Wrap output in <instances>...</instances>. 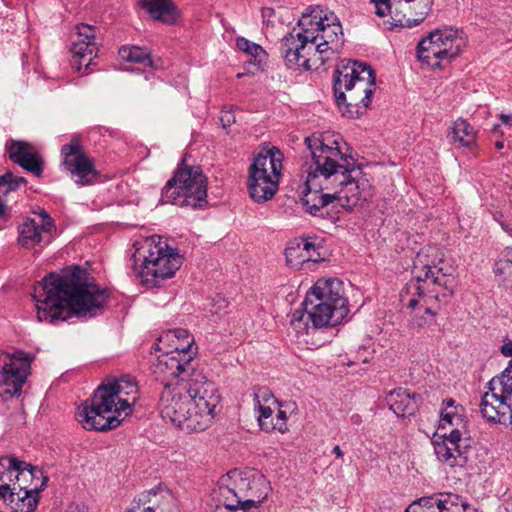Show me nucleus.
<instances>
[{
  "instance_id": "nucleus-41",
  "label": "nucleus",
  "mask_w": 512,
  "mask_h": 512,
  "mask_svg": "<svg viewBox=\"0 0 512 512\" xmlns=\"http://www.w3.org/2000/svg\"><path fill=\"white\" fill-rule=\"evenodd\" d=\"M178 331H187V330L186 329H182V328H178V329H174V330H169L164 336H161L159 338V341L162 342L163 339H166V340H169V341H173L174 342L173 349H175L176 345L186 343V337H183L182 335L177 333Z\"/></svg>"
},
{
  "instance_id": "nucleus-45",
  "label": "nucleus",
  "mask_w": 512,
  "mask_h": 512,
  "mask_svg": "<svg viewBox=\"0 0 512 512\" xmlns=\"http://www.w3.org/2000/svg\"><path fill=\"white\" fill-rule=\"evenodd\" d=\"M221 121L223 123V126H230L232 123L235 122V117L231 112L223 111L221 116Z\"/></svg>"
},
{
  "instance_id": "nucleus-19",
  "label": "nucleus",
  "mask_w": 512,
  "mask_h": 512,
  "mask_svg": "<svg viewBox=\"0 0 512 512\" xmlns=\"http://www.w3.org/2000/svg\"><path fill=\"white\" fill-rule=\"evenodd\" d=\"M62 165L70 173L77 185H90L96 178L92 160L82 152L80 139L74 136L61 148Z\"/></svg>"
},
{
  "instance_id": "nucleus-50",
  "label": "nucleus",
  "mask_w": 512,
  "mask_h": 512,
  "mask_svg": "<svg viewBox=\"0 0 512 512\" xmlns=\"http://www.w3.org/2000/svg\"><path fill=\"white\" fill-rule=\"evenodd\" d=\"M274 13V10L272 8L266 7L262 9V16L263 17H271Z\"/></svg>"
},
{
  "instance_id": "nucleus-54",
  "label": "nucleus",
  "mask_w": 512,
  "mask_h": 512,
  "mask_svg": "<svg viewBox=\"0 0 512 512\" xmlns=\"http://www.w3.org/2000/svg\"><path fill=\"white\" fill-rule=\"evenodd\" d=\"M498 127H499V125H494L493 126V131L496 132L498 130Z\"/></svg>"
},
{
  "instance_id": "nucleus-12",
  "label": "nucleus",
  "mask_w": 512,
  "mask_h": 512,
  "mask_svg": "<svg viewBox=\"0 0 512 512\" xmlns=\"http://www.w3.org/2000/svg\"><path fill=\"white\" fill-rule=\"evenodd\" d=\"M207 179L199 166L179 168L162 191L163 203L180 207H201L206 202Z\"/></svg>"
},
{
  "instance_id": "nucleus-42",
  "label": "nucleus",
  "mask_w": 512,
  "mask_h": 512,
  "mask_svg": "<svg viewBox=\"0 0 512 512\" xmlns=\"http://www.w3.org/2000/svg\"><path fill=\"white\" fill-rule=\"evenodd\" d=\"M319 249L320 248L314 242L307 239V247L305 250L307 252L306 255L308 256V257H306L307 263L308 262H318L322 259Z\"/></svg>"
},
{
  "instance_id": "nucleus-1",
  "label": "nucleus",
  "mask_w": 512,
  "mask_h": 512,
  "mask_svg": "<svg viewBox=\"0 0 512 512\" xmlns=\"http://www.w3.org/2000/svg\"><path fill=\"white\" fill-rule=\"evenodd\" d=\"M109 293L78 266L62 275L50 273L34 288L39 322L57 324L73 314L91 318L102 313Z\"/></svg>"
},
{
  "instance_id": "nucleus-6",
  "label": "nucleus",
  "mask_w": 512,
  "mask_h": 512,
  "mask_svg": "<svg viewBox=\"0 0 512 512\" xmlns=\"http://www.w3.org/2000/svg\"><path fill=\"white\" fill-rule=\"evenodd\" d=\"M375 88V72L366 63L343 60L337 66L333 89L337 105L344 116L358 118L364 114Z\"/></svg>"
},
{
  "instance_id": "nucleus-18",
  "label": "nucleus",
  "mask_w": 512,
  "mask_h": 512,
  "mask_svg": "<svg viewBox=\"0 0 512 512\" xmlns=\"http://www.w3.org/2000/svg\"><path fill=\"white\" fill-rule=\"evenodd\" d=\"M375 13L379 17L406 11L403 19H398L401 26L409 28L420 24L430 13L434 0H371Z\"/></svg>"
},
{
  "instance_id": "nucleus-24",
  "label": "nucleus",
  "mask_w": 512,
  "mask_h": 512,
  "mask_svg": "<svg viewBox=\"0 0 512 512\" xmlns=\"http://www.w3.org/2000/svg\"><path fill=\"white\" fill-rule=\"evenodd\" d=\"M9 158L23 169L40 177L43 171L42 158L30 143L19 140H10L6 143Z\"/></svg>"
},
{
  "instance_id": "nucleus-52",
  "label": "nucleus",
  "mask_w": 512,
  "mask_h": 512,
  "mask_svg": "<svg viewBox=\"0 0 512 512\" xmlns=\"http://www.w3.org/2000/svg\"><path fill=\"white\" fill-rule=\"evenodd\" d=\"M424 312L426 315L430 316L431 318H434L436 316V313L428 307H424Z\"/></svg>"
},
{
  "instance_id": "nucleus-15",
  "label": "nucleus",
  "mask_w": 512,
  "mask_h": 512,
  "mask_svg": "<svg viewBox=\"0 0 512 512\" xmlns=\"http://www.w3.org/2000/svg\"><path fill=\"white\" fill-rule=\"evenodd\" d=\"M33 356L22 351L0 350V397L4 400L19 396L31 370Z\"/></svg>"
},
{
  "instance_id": "nucleus-5",
  "label": "nucleus",
  "mask_w": 512,
  "mask_h": 512,
  "mask_svg": "<svg viewBox=\"0 0 512 512\" xmlns=\"http://www.w3.org/2000/svg\"><path fill=\"white\" fill-rule=\"evenodd\" d=\"M320 135L312 134L305 138V144L309 149L312 162L307 171L305 191L302 196V204L306 212L312 216H323V209L335 200V185L343 181L341 166L345 160L341 158L339 150H323L320 144Z\"/></svg>"
},
{
  "instance_id": "nucleus-53",
  "label": "nucleus",
  "mask_w": 512,
  "mask_h": 512,
  "mask_svg": "<svg viewBox=\"0 0 512 512\" xmlns=\"http://www.w3.org/2000/svg\"><path fill=\"white\" fill-rule=\"evenodd\" d=\"M495 145H496V148H497V149H499V150H500V149H502V148H503V146H504V145H503V142H501V141L496 142V144H495Z\"/></svg>"
},
{
  "instance_id": "nucleus-25",
  "label": "nucleus",
  "mask_w": 512,
  "mask_h": 512,
  "mask_svg": "<svg viewBox=\"0 0 512 512\" xmlns=\"http://www.w3.org/2000/svg\"><path fill=\"white\" fill-rule=\"evenodd\" d=\"M438 429L444 430L448 435H468L464 408L452 398H446L442 402Z\"/></svg>"
},
{
  "instance_id": "nucleus-51",
  "label": "nucleus",
  "mask_w": 512,
  "mask_h": 512,
  "mask_svg": "<svg viewBox=\"0 0 512 512\" xmlns=\"http://www.w3.org/2000/svg\"><path fill=\"white\" fill-rule=\"evenodd\" d=\"M128 512H144V510H142L137 504L132 502Z\"/></svg>"
},
{
  "instance_id": "nucleus-39",
  "label": "nucleus",
  "mask_w": 512,
  "mask_h": 512,
  "mask_svg": "<svg viewBox=\"0 0 512 512\" xmlns=\"http://www.w3.org/2000/svg\"><path fill=\"white\" fill-rule=\"evenodd\" d=\"M314 304H325L334 306L327 298L321 297V295L314 290V286L307 292L305 300L302 303L303 307L313 306Z\"/></svg>"
},
{
  "instance_id": "nucleus-27",
  "label": "nucleus",
  "mask_w": 512,
  "mask_h": 512,
  "mask_svg": "<svg viewBox=\"0 0 512 512\" xmlns=\"http://www.w3.org/2000/svg\"><path fill=\"white\" fill-rule=\"evenodd\" d=\"M38 502L39 497L19 485L17 490L0 494V512H33Z\"/></svg>"
},
{
  "instance_id": "nucleus-11",
  "label": "nucleus",
  "mask_w": 512,
  "mask_h": 512,
  "mask_svg": "<svg viewBox=\"0 0 512 512\" xmlns=\"http://www.w3.org/2000/svg\"><path fill=\"white\" fill-rule=\"evenodd\" d=\"M283 154L276 147L260 152L249 167L247 188L256 203L271 200L276 194L282 172Z\"/></svg>"
},
{
  "instance_id": "nucleus-47",
  "label": "nucleus",
  "mask_w": 512,
  "mask_h": 512,
  "mask_svg": "<svg viewBox=\"0 0 512 512\" xmlns=\"http://www.w3.org/2000/svg\"><path fill=\"white\" fill-rule=\"evenodd\" d=\"M65 512H87V509L84 505H80V504H70Z\"/></svg>"
},
{
  "instance_id": "nucleus-37",
  "label": "nucleus",
  "mask_w": 512,
  "mask_h": 512,
  "mask_svg": "<svg viewBox=\"0 0 512 512\" xmlns=\"http://www.w3.org/2000/svg\"><path fill=\"white\" fill-rule=\"evenodd\" d=\"M236 46L240 51L253 56L255 60H258L259 62H262L266 56L265 50L260 45L251 42L246 38H237Z\"/></svg>"
},
{
  "instance_id": "nucleus-20",
  "label": "nucleus",
  "mask_w": 512,
  "mask_h": 512,
  "mask_svg": "<svg viewBox=\"0 0 512 512\" xmlns=\"http://www.w3.org/2000/svg\"><path fill=\"white\" fill-rule=\"evenodd\" d=\"M438 461L452 469H464L469 460L470 444L468 435H448L443 433L441 440L433 442Z\"/></svg>"
},
{
  "instance_id": "nucleus-3",
  "label": "nucleus",
  "mask_w": 512,
  "mask_h": 512,
  "mask_svg": "<svg viewBox=\"0 0 512 512\" xmlns=\"http://www.w3.org/2000/svg\"><path fill=\"white\" fill-rule=\"evenodd\" d=\"M216 385L204 375H196L187 383H165L159 408L162 418L187 432L209 428L220 404Z\"/></svg>"
},
{
  "instance_id": "nucleus-36",
  "label": "nucleus",
  "mask_w": 512,
  "mask_h": 512,
  "mask_svg": "<svg viewBox=\"0 0 512 512\" xmlns=\"http://www.w3.org/2000/svg\"><path fill=\"white\" fill-rule=\"evenodd\" d=\"M119 57L123 61L153 67V60L147 49L138 46H123L119 49Z\"/></svg>"
},
{
  "instance_id": "nucleus-48",
  "label": "nucleus",
  "mask_w": 512,
  "mask_h": 512,
  "mask_svg": "<svg viewBox=\"0 0 512 512\" xmlns=\"http://www.w3.org/2000/svg\"><path fill=\"white\" fill-rule=\"evenodd\" d=\"M501 123L504 125L512 124V114H500Z\"/></svg>"
},
{
  "instance_id": "nucleus-4",
  "label": "nucleus",
  "mask_w": 512,
  "mask_h": 512,
  "mask_svg": "<svg viewBox=\"0 0 512 512\" xmlns=\"http://www.w3.org/2000/svg\"><path fill=\"white\" fill-rule=\"evenodd\" d=\"M138 396L139 388L134 379L108 380L96 389L90 402L77 408L75 418L86 430L116 428L132 413Z\"/></svg>"
},
{
  "instance_id": "nucleus-44",
  "label": "nucleus",
  "mask_w": 512,
  "mask_h": 512,
  "mask_svg": "<svg viewBox=\"0 0 512 512\" xmlns=\"http://www.w3.org/2000/svg\"><path fill=\"white\" fill-rule=\"evenodd\" d=\"M405 512H426V509L421 501V498L410 504V506L405 510Z\"/></svg>"
},
{
  "instance_id": "nucleus-33",
  "label": "nucleus",
  "mask_w": 512,
  "mask_h": 512,
  "mask_svg": "<svg viewBox=\"0 0 512 512\" xmlns=\"http://www.w3.org/2000/svg\"><path fill=\"white\" fill-rule=\"evenodd\" d=\"M18 481L20 482H16L17 484L39 497V492L46 486L48 477L44 475L42 469L24 462Z\"/></svg>"
},
{
  "instance_id": "nucleus-46",
  "label": "nucleus",
  "mask_w": 512,
  "mask_h": 512,
  "mask_svg": "<svg viewBox=\"0 0 512 512\" xmlns=\"http://www.w3.org/2000/svg\"><path fill=\"white\" fill-rule=\"evenodd\" d=\"M501 353L505 357H511L512 356V340H506L504 344L501 346Z\"/></svg>"
},
{
  "instance_id": "nucleus-32",
  "label": "nucleus",
  "mask_w": 512,
  "mask_h": 512,
  "mask_svg": "<svg viewBox=\"0 0 512 512\" xmlns=\"http://www.w3.org/2000/svg\"><path fill=\"white\" fill-rule=\"evenodd\" d=\"M387 403L398 417L410 416L417 409L416 395L405 388H397L390 392Z\"/></svg>"
},
{
  "instance_id": "nucleus-14",
  "label": "nucleus",
  "mask_w": 512,
  "mask_h": 512,
  "mask_svg": "<svg viewBox=\"0 0 512 512\" xmlns=\"http://www.w3.org/2000/svg\"><path fill=\"white\" fill-rule=\"evenodd\" d=\"M177 333L186 337V343L176 345L175 349L158 356L154 363V373L162 377L163 381L179 378L178 383H187L196 375L202 374L197 373L191 363L194 354L192 351L193 336L188 331H178Z\"/></svg>"
},
{
  "instance_id": "nucleus-21",
  "label": "nucleus",
  "mask_w": 512,
  "mask_h": 512,
  "mask_svg": "<svg viewBox=\"0 0 512 512\" xmlns=\"http://www.w3.org/2000/svg\"><path fill=\"white\" fill-rule=\"evenodd\" d=\"M96 27L79 24L76 26V39L73 41L71 52V65L78 72L86 74L97 54V43L95 42Z\"/></svg>"
},
{
  "instance_id": "nucleus-29",
  "label": "nucleus",
  "mask_w": 512,
  "mask_h": 512,
  "mask_svg": "<svg viewBox=\"0 0 512 512\" xmlns=\"http://www.w3.org/2000/svg\"><path fill=\"white\" fill-rule=\"evenodd\" d=\"M24 462L15 457H0V494H6L11 490H17L21 466Z\"/></svg>"
},
{
  "instance_id": "nucleus-13",
  "label": "nucleus",
  "mask_w": 512,
  "mask_h": 512,
  "mask_svg": "<svg viewBox=\"0 0 512 512\" xmlns=\"http://www.w3.org/2000/svg\"><path fill=\"white\" fill-rule=\"evenodd\" d=\"M463 33L454 27H444L430 32L417 47L418 59L432 68L457 57L465 46Z\"/></svg>"
},
{
  "instance_id": "nucleus-38",
  "label": "nucleus",
  "mask_w": 512,
  "mask_h": 512,
  "mask_svg": "<svg viewBox=\"0 0 512 512\" xmlns=\"http://www.w3.org/2000/svg\"><path fill=\"white\" fill-rule=\"evenodd\" d=\"M494 272L497 275L502 276V280L507 286L512 287V260H509V259L499 260L495 264Z\"/></svg>"
},
{
  "instance_id": "nucleus-55",
  "label": "nucleus",
  "mask_w": 512,
  "mask_h": 512,
  "mask_svg": "<svg viewBox=\"0 0 512 512\" xmlns=\"http://www.w3.org/2000/svg\"><path fill=\"white\" fill-rule=\"evenodd\" d=\"M220 301H221L222 304H224V306L226 305V302H225L224 299H221Z\"/></svg>"
},
{
  "instance_id": "nucleus-28",
  "label": "nucleus",
  "mask_w": 512,
  "mask_h": 512,
  "mask_svg": "<svg viewBox=\"0 0 512 512\" xmlns=\"http://www.w3.org/2000/svg\"><path fill=\"white\" fill-rule=\"evenodd\" d=\"M478 131L466 119L458 118L450 127L448 138L456 148H473L477 142Z\"/></svg>"
},
{
  "instance_id": "nucleus-30",
  "label": "nucleus",
  "mask_w": 512,
  "mask_h": 512,
  "mask_svg": "<svg viewBox=\"0 0 512 512\" xmlns=\"http://www.w3.org/2000/svg\"><path fill=\"white\" fill-rule=\"evenodd\" d=\"M142 7L152 19L164 24H175L180 17L172 0H142Z\"/></svg>"
},
{
  "instance_id": "nucleus-10",
  "label": "nucleus",
  "mask_w": 512,
  "mask_h": 512,
  "mask_svg": "<svg viewBox=\"0 0 512 512\" xmlns=\"http://www.w3.org/2000/svg\"><path fill=\"white\" fill-rule=\"evenodd\" d=\"M431 249L421 250L417 253L412 268L413 279L407 284L405 294H402V301L408 308L415 309L421 305V300L414 297L418 295L423 298L426 284H433L453 292L455 286V269L445 265L442 258H432Z\"/></svg>"
},
{
  "instance_id": "nucleus-7",
  "label": "nucleus",
  "mask_w": 512,
  "mask_h": 512,
  "mask_svg": "<svg viewBox=\"0 0 512 512\" xmlns=\"http://www.w3.org/2000/svg\"><path fill=\"white\" fill-rule=\"evenodd\" d=\"M133 248V269L141 282L149 288L160 287L183 264V257L178 249L170 246L160 235L135 239Z\"/></svg>"
},
{
  "instance_id": "nucleus-26",
  "label": "nucleus",
  "mask_w": 512,
  "mask_h": 512,
  "mask_svg": "<svg viewBox=\"0 0 512 512\" xmlns=\"http://www.w3.org/2000/svg\"><path fill=\"white\" fill-rule=\"evenodd\" d=\"M481 399L480 409L484 418L495 423H507L511 421L512 408L499 396V391L490 389Z\"/></svg>"
},
{
  "instance_id": "nucleus-43",
  "label": "nucleus",
  "mask_w": 512,
  "mask_h": 512,
  "mask_svg": "<svg viewBox=\"0 0 512 512\" xmlns=\"http://www.w3.org/2000/svg\"><path fill=\"white\" fill-rule=\"evenodd\" d=\"M429 323L430 322L425 316L418 314H415L410 320V325L414 328H422L428 325Z\"/></svg>"
},
{
  "instance_id": "nucleus-22",
  "label": "nucleus",
  "mask_w": 512,
  "mask_h": 512,
  "mask_svg": "<svg viewBox=\"0 0 512 512\" xmlns=\"http://www.w3.org/2000/svg\"><path fill=\"white\" fill-rule=\"evenodd\" d=\"M54 225L51 218L43 213L39 220L27 219L19 227L18 241L22 247L47 245L53 238Z\"/></svg>"
},
{
  "instance_id": "nucleus-9",
  "label": "nucleus",
  "mask_w": 512,
  "mask_h": 512,
  "mask_svg": "<svg viewBox=\"0 0 512 512\" xmlns=\"http://www.w3.org/2000/svg\"><path fill=\"white\" fill-rule=\"evenodd\" d=\"M228 483L219 486L220 505L230 512H248L266 500L270 491L268 481L255 471L232 470L227 474Z\"/></svg>"
},
{
  "instance_id": "nucleus-23",
  "label": "nucleus",
  "mask_w": 512,
  "mask_h": 512,
  "mask_svg": "<svg viewBox=\"0 0 512 512\" xmlns=\"http://www.w3.org/2000/svg\"><path fill=\"white\" fill-rule=\"evenodd\" d=\"M133 502L144 512H179L174 494L165 485L142 492Z\"/></svg>"
},
{
  "instance_id": "nucleus-17",
  "label": "nucleus",
  "mask_w": 512,
  "mask_h": 512,
  "mask_svg": "<svg viewBox=\"0 0 512 512\" xmlns=\"http://www.w3.org/2000/svg\"><path fill=\"white\" fill-rule=\"evenodd\" d=\"M254 409L261 430L270 433L278 431L282 434L288 431L287 414L282 404L275 398L271 390L260 386L253 389Z\"/></svg>"
},
{
  "instance_id": "nucleus-35",
  "label": "nucleus",
  "mask_w": 512,
  "mask_h": 512,
  "mask_svg": "<svg viewBox=\"0 0 512 512\" xmlns=\"http://www.w3.org/2000/svg\"><path fill=\"white\" fill-rule=\"evenodd\" d=\"M307 247V239L305 238H295L289 242L288 246L285 249V256L287 263L295 268H301L306 261V257H308L305 251Z\"/></svg>"
},
{
  "instance_id": "nucleus-31",
  "label": "nucleus",
  "mask_w": 512,
  "mask_h": 512,
  "mask_svg": "<svg viewBox=\"0 0 512 512\" xmlns=\"http://www.w3.org/2000/svg\"><path fill=\"white\" fill-rule=\"evenodd\" d=\"M426 512H467L470 508L468 502L455 494H448L442 499L422 497Z\"/></svg>"
},
{
  "instance_id": "nucleus-2",
  "label": "nucleus",
  "mask_w": 512,
  "mask_h": 512,
  "mask_svg": "<svg viewBox=\"0 0 512 512\" xmlns=\"http://www.w3.org/2000/svg\"><path fill=\"white\" fill-rule=\"evenodd\" d=\"M342 26L337 16L320 6H310L302 13L297 27L282 40V55L290 68L310 70L328 50L336 51L343 43Z\"/></svg>"
},
{
  "instance_id": "nucleus-49",
  "label": "nucleus",
  "mask_w": 512,
  "mask_h": 512,
  "mask_svg": "<svg viewBox=\"0 0 512 512\" xmlns=\"http://www.w3.org/2000/svg\"><path fill=\"white\" fill-rule=\"evenodd\" d=\"M333 454L337 457V458H342L343 457V452L340 448L339 445H336L334 446L333 450H332Z\"/></svg>"
},
{
  "instance_id": "nucleus-34",
  "label": "nucleus",
  "mask_w": 512,
  "mask_h": 512,
  "mask_svg": "<svg viewBox=\"0 0 512 512\" xmlns=\"http://www.w3.org/2000/svg\"><path fill=\"white\" fill-rule=\"evenodd\" d=\"M313 286L318 295L320 294L321 297L327 298L334 306L347 307L346 299L343 296V283L339 279H318Z\"/></svg>"
},
{
  "instance_id": "nucleus-16",
  "label": "nucleus",
  "mask_w": 512,
  "mask_h": 512,
  "mask_svg": "<svg viewBox=\"0 0 512 512\" xmlns=\"http://www.w3.org/2000/svg\"><path fill=\"white\" fill-rule=\"evenodd\" d=\"M347 313V307L314 304L294 311L290 326L297 335L309 334L311 329L338 325Z\"/></svg>"
},
{
  "instance_id": "nucleus-40",
  "label": "nucleus",
  "mask_w": 512,
  "mask_h": 512,
  "mask_svg": "<svg viewBox=\"0 0 512 512\" xmlns=\"http://www.w3.org/2000/svg\"><path fill=\"white\" fill-rule=\"evenodd\" d=\"M2 183L7 185V190H15L21 184L25 183V179L15 176L12 173H7L0 178V184Z\"/></svg>"
},
{
  "instance_id": "nucleus-8",
  "label": "nucleus",
  "mask_w": 512,
  "mask_h": 512,
  "mask_svg": "<svg viewBox=\"0 0 512 512\" xmlns=\"http://www.w3.org/2000/svg\"><path fill=\"white\" fill-rule=\"evenodd\" d=\"M317 135H320L321 149L339 150L341 158L345 160L341 163V166H345L341 169L344 179L335 185V200L346 209H353L361 202L367 201L373 193L370 177L355 165V160L348 154V145L342 136L329 132Z\"/></svg>"
}]
</instances>
